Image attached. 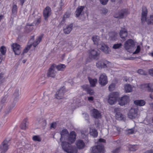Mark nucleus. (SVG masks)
<instances>
[{
    "label": "nucleus",
    "mask_w": 153,
    "mask_h": 153,
    "mask_svg": "<svg viewBox=\"0 0 153 153\" xmlns=\"http://www.w3.org/2000/svg\"><path fill=\"white\" fill-rule=\"evenodd\" d=\"M61 135L60 140L62 143L61 145L63 149L68 153H76L77 151L76 149L74 147H71L70 145L75 140L76 134L75 132L72 131L71 132L69 137L67 140L69 142L68 143L63 141L68 136V133L67 130L66 129H63L61 132Z\"/></svg>",
    "instance_id": "f257e3e1"
},
{
    "label": "nucleus",
    "mask_w": 153,
    "mask_h": 153,
    "mask_svg": "<svg viewBox=\"0 0 153 153\" xmlns=\"http://www.w3.org/2000/svg\"><path fill=\"white\" fill-rule=\"evenodd\" d=\"M148 14V10L145 6L142 7V13L141 20L142 23L146 21L149 25H153V15H151L147 18Z\"/></svg>",
    "instance_id": "f03ea898"
},
{
    "label": "nucleus",
    "mask_w": 153,
    "mask_h": 153,
    "mask_svg": "<svg viewBox=\"0 0 153 153\" xmlns=\"http://www.w3.org/2000/svg\"><path fill=\"white\" fill-rule=\"evenodd\" d=\"M44 36V34H42L41 35L38 37L36 39V41L33 42L32 44H29L30 41H33L34 39V36L33 35L31 36V38L29 42H28V44L27 46L24 49L23 51V53H26L28 52V51L30 50L31 48V46L33 45V46L35 48L36 46L40 43V42L41 41L42 38Z\"/></svg>",
    "instance_id": "7ed1b4c3"
},
{
    "label": "nucleus",
    "mask_w": 153,
    "mask_h": 153,
    "mask_svg": "<svg viewBox=\"0 0 153 153\" xmlns=\"http://www.w3.org/2000/svg\"><path fill=\"white\" fill-rule=\"evenodd\" d=\"M102 142L105 143V140L102 139H100L98 143V145L92 148L91 153H104V148Z\"/></svg>",
    "instance_id": "20e7f679"
},
{
    "label": "nucleus",
    "mask_w": 153,
    "mask_h": 153,
    "mask_svg": "<svg viewBox=\"0 0 153 153\" xmlns=\"http://www.w3.org/2000/svg\"><path fill=\"white\" fill-rule=\"evenodd\" d=\"M119 96V93L117 92L110 93L108 99V103L111 105L114 104L118 100Z\"/></svg>",
    "instance_id": "39448f33"
},
{
    "label": "nucleus",
    "mask_w": 153,
    "mask_h": 153,
    "mask_svg": "<svg viewBox=\"0 0 153 153\" xmlns=\"http://www.w3.org/2000/svg\"><path fill=\"white\" fill-rule=\"evenodd\" d=\"M111 64V62L105 59H101L96 63V66L99 68H107L109 65Z\"/></svg>",
    "instance_id": "423d86ee"
},
{
    "label": "nucleus",
    "mask_w": 153,
    "mask_h": 153,
    "mask_svg": "<svg viewBox=\"0 0 153 153\" xmlns=\"http://www.w3.org/2000/svg\"><path fill=\"white\" fill-rule=\"evenodd\" d=\"M139 88L142 90H146V89L149 92H153V84L145 83L140 85Z\"/></svg>",
    "instance_id": "0eeeda50"
},
{
    "label": "nucleus",
    "mask_w": 153,
    "mask_h": 153,
    "mask_svg": "<svg viewBox=\"0 0 153 153\" xmlns=\"http://www.w3.org/2000/svg\"><path fill=\"white\" fill-rule=\"evenodd\" d=\"M10 144L9 140L6 139L4 141L0 147V149L2 153H4L7 150Z\"/></svg>",
    "instance_id": "6e6552de"
},
{
    "label": "nucleus",
    "mask_w": 153,
    "mask_h": 153,
    "mask_svg": "<svg viewBox=\"0 0 153 153\" xmlns=\"http://www.w3.org/2000/svg\"><path fill=\"white\" fill-rule=\"evenodd\" d=\"M135 43L134 41L131 39L127 40L125 43L124 47L127 51L134 47Z\"/></svg>",
    "instance_id": "1a4fd4ad"
},
{
    "label": "nucleus",
    "mask_w": 153,
    "mask_h": 153,
    "mask_svg": "<svg viewBox=\"0 0 153 153\" xmlns=\"http://www.w3.org/2000/svg\"><path fill=\"white\" fill-rule=\"evenodd\" d=\"M100 51L97 49H93L90 52L89 56L92 59L97 60L99 58Z\"/></svg>",
    "instance_id": "9d476101"
},
{
    "label": "nucleus",
    "mask_w": 153,
    "mask_h": 153,
    "mask_svg": "<svg viewBox=\"0 0 153 153\" xmlns=\"http://www.w3.org/2000/svg\"><path fill=\"white\" fill-rule=\"evenodd\" d=\"M51 14V7L47 6L44 9L43 11V16L45 20H48V17Z\"/></svg>",
    "instance_id": "9b49d317"
},
{
    "label": "nucleus",
    "mask_w": 153,
    "mask_h": 153,
    "mask_svg": "<svg viewBox=\"0 0 153 153\" xmlns=\"http://www.w3.org/2000/svg\"><path fill=\"white\" fill-rule=\"evenodd\" d=\"M138 110L137 108H131L128 113V117L131 119L135 118L137 116Z\"/></svg>",
    "instance_id": "f8f14e48"
},
{
    "label": "nucleus",
    "mask_w": 153,
    "mask_h": 153,
    "mask_svg": "<svg viewBox=\"0 0 153 153\" xmlns=\"http://www.w3.org/2000/svg\"><path fill=\"white\" fill-rule=\"evenodd\" d=\"M129 13V12L128 9H123L118 14L114 15V17L115 18L122 19L124 18L125 16H126Z\"/></svg>",
    "instance_id": "ddd939ff"
},
{
    "label": "nucleus",
    "mask_w": 153,
    "mask_h": 153,
    "mask_svg": "<svg viewBox=\"0 0 153 153\" xmlns=\"http://www.w3.org/2000/svg\"><path fill=\"white\" fill-rule=\"evenodd\" d=\"M11 48L14 52L15 54L19 55L21 53V46L16 43L13 44Z\"/></svg>",
    "instance_id": "4468645a"
},
{
    "label": "nucleus",
    "mask_w": 153,
    "mask_h": 153,
    "mask_svg": "<svg viewBox=\"0 0 153 153\" xmlns=\"http://www.w3.org/2000/svg\"><path fill=\"white\" fill-rule=\"evenodd\" d=\"M100 84L102 85H105L108 83L107 77L106 74L104 73L100 75L99 81Z\"/></svg>",
    "instance_id": "2eb2a0df"
},
{
    "label": "nucleus",
    "mask_w": 153,
    "mask_h": 153,
    "mask_svg": "<svg viewBox=\"0 0 153 153\" xmlns=\"http://www.w3.org/2000/svg\"><path fill=\"white\" fill-rule=\"evenodd\" d=\"M56 64H53L49 68L47 74L48 77H54L55 76L56 72L54 70V68Z\"/></svg>",
    "instance_id": "dca6fc26"
},
{
    "label": "nucleus",
    "mask_w": 153,
    "mask_h": 153,
    "mask_svg": "<svg viewBox=\"0 0 153 153\" xmlns=\"http://www.w3.org/2000/svg\"><path fill=\"white\" fill-rule=\"evenodd\" d=\"M91 116L95 119H99L101 118V112L97 109L94 108L91 111Z\"/></svg>",
    "instance_id": "f3484780"
},
{
    "label": "nucleus",
    "mask_w": 153,
    "mask_h": 153,
    "mask_svg": "<svg viewBox=\"0 0 153 153\" xmlns=\"http://www.w3.org/2000/svg\"><path fill=\"white\" fill-rule=\"evenodd\" d=\"M65 91L64 87L61 88H60L56 92L55 95L56 98L58 99H62L64 95Z\"/></svg>",
    "instance_id": "a211bd4d"
},
{
    "label": "nucleus",
    "mask_w": 153,
    "mask_h": 153,
    "mask_svg": "<svg viewBox=\"0 0 153 153\" xmlns=\"http://www.w3.org/2000/svg\"><path fill=\"white\" fill-rule=\"evenodd\" d=\"M83 90L86 91L87 93L91 95L94 94V92L93 89H91L88 85L85 84L81 86Z\"/></svg>",
    "instance_id": "6ab92c4d"
},
{
    "label": "nucleus",
    "mask_w": 153,
    "mask_h": 153,
    "mask_svg": "<svg viewBox=\"0 0 153 153\" xmlns=\"http://www.w3.org/2000/svg\"><path fill=\"white\" fill-rule=\"evenodd\" d=\"M128 96L125 95L122 97L119 101V104L121 105H123L126 104L129 101Z\"/></svg>",
    "instance_id": "aec40b11"
},
{
    "label": "nucleus",
    "mask_w": 153,
    "mask_h": 153,
    "mask_svg": "<svg viewBox=\"0 0 153 153\" xmlns=\"http://www.w3.org/2000/svg\"><path fill=\"white\" fill-rule=\"evenodd\" d=\"M98 48H100L103 52L106 54L109 53L110 51L109 47L105 44H103L102 45H100L98 47Z\"/></svg>",
    "instance_id": "412c9836"
},
{
    "label": "nucleus",
    "mask_w": 153,
    "mask_h": 153,
    "mask_svg": "<svg viewBox=\"0 0 153 153\" xmlns=\"http://www.w3.org/2000/svg\"><path fill=\"white\" fill-rule=\"evenodd\" d=\"M122 29L120 32V36L123 40H125L127 36V31L125 27Z\"/></svg>",
    "instance_id": "4be33fe9"
},
{
    "label": "nucleus",
    "mask_w": 153,
    "mask_h": 153,
    "mask_svg": "<svg viewBox=\"0 0 153 153\" xmlns=\"http://www.w3.org/2000/svg\"><path fill=\"white\" fill-rule=\"evenodd\" d=\"M117 33L115 31H111L108 33L109 39L110 40L115 41L117 39Z\"/></svg>",
    "instance_id": "5701e85b"
},
{
    "label": "nucleus",
    "mask_w": 153,
    "mask_h": 153,
    "mask_svg": "<svg viewBox=\"0 0 153 153\" xmlns=\"http://www.w3.org/2000/svg\"><path fill=\"white\" fill-rule=\"evenodd\" d=\"M115 117L116 119L118 120L123 121H125L126 120L125 116L120 112H117Z\"/></svg>",
    "instance_id": "b1692460"
},
{
    "label": "nucleus",
    "mask_w": 153,
    "mask_h": 153,
    "mask_svg": "<svg viewBox=\"0 0 153 153\" xmlns=\"http://www.w3.org/2000/svg\"><path fill=\"white\" fill-rule=\"evenodd\" d=\"M84 8V6H79L77 7L75 11V16L76 17L79 16Z\"/></svg>",
    "instance_id": "393cba45"
},
{
    "label": "nucleus",
    "mask_w": 153,
    "mask_h": 153,
    "mask_svg": "<svg viewBox=\"0 0 153 153\" xmlns=\"http://www.w3.org/2000/svg\"><path fill=\"white\" fill-rule=\"evenodd\" d=\"M88 79L91 86L93 87H95L97 82V79L96 78L93 79L89 77H88Z\"/></svg>",
    "instance_id": "a878e982"
},
{
    "label": "nucleus",
    "mask_w": 153,
    "mask_h": 153,
    "mask_svg": "<svg viewBox=\"0 0 153 153\" xmlns=\"http://www.w3.org/2000/svg\"><path fill=\"white\" fill-rule=\"evenodd\" d=\"M90 134L94 137H96L98 135V132L97 130L93 127H91L89 131Z\"/></svg>",
    "instance_id": "bb28decb"
},
{
    "label": "nucleus",
    "mask_w": 153,
    "mask_h": 153,
    "mask_svg": "<svg viewBox=\"0 0 153 153\" xmlns=\"http://www.w3.org/2000/svg\"><path fill=\"white\" fill-rule=\"evenodd\" d=\"M73 25L71 24L67 26L65 28L63 29V31L65 34L69 33L72 29Z\"/></svg>",
    "instance_id": "cd10ccee"
},
{
    "label": "nucleus",
    "mask_w": 153,
    "mask_h": 153,
    "mask_svg": "<svg viewBox=\"0 0 153 153\" xmlns=\"http://www.w3.org/2000/svg\"><path fill=\"white\" fill-rule=\"evenodd\" d=\"M134 104L136 105L143 106L146 104L145 102L143 100H136L134 101Z\"/></svg>",
    "instance_id": "c85d7f7f"
},
{
    "label": "nucleus",
    "mask_w": 153,
    "mask_h": 153,
    "mask_svg": "<svg viewBox=\"0 0 153 153\" xmlns=\"http://www.w3.org/2000/svg\"><path fill=\"white\" fill-rule=\"evenodd\" d=\"M76 145L78 149H82L84 147L85 144L82 140H79L77 141Z\"/></svg>",
    "instance_id": "c756f323"
},
{
    "label": "nucleus",
    "mask_w": 153,
    "mask_h": 153,
    "mask_svg": "<svg viewBox=\"0 0 153 153\" xmlns=\"http://www.w3.org/2000/svg\"><path fill=\"white\" fill-rule=\"evenodd\" d=\"M55 68H56L58 71H64L66 68V66L63 64H60L58 65H56Z\"/></svg>",
    "instance_id": "7c9ffc66"
},
{
    "label": "nucleus",
    "mask_w": 153,
    "mask_h": 153,
    "mask_svg": "<svg viewBox=\"0 0 153 153\" xmlns=\"http://www.w3.org/2000/svg\"><path fill=\"white\" fill-rule=\"evenodd\" d=\"M99 37L97 36H94L92 37V39L94 42V44L96 45L97 48L99 46Z\"/></svg>",
    "instance_id": "2f4dec72"
},
{
    "label": "nucleus",
    "mask_w": 153,
    "mask_h": 153,
    "mask_svg": "<svg viewBox=\"0 0 153 153\" xmlns=\"http://www.w3.org/2000/svg\"><path fill=\"white\" fill-rule=\"evenodd\" d=\"M124 89L126 92H130L132 91V88L130 84H127L125 85Z\"/></svg>",
    "instance_id": "473e14b6"
},
{
    "label": "nucleus",
    "mask_w": 153,
    "mask_h": 153,
    "mask_svg": "<svg viewBox=\"0 0 153 153\" xmlns=\"http://www.w3.org/2000/svg\"><path fill=\"white\" fill-rule=\"evenodd\" d=\"M33 140L35 141L40 142L42 140L41 138L39 135H35L33 136Z\"/></svg>",
    "instance_id": "72a5a7b5"
},
{
    "label": "nucleus",
    "mask_w": 153,
    "mask_h": 153,
    "mask_svg": "<svg viewBox=\"0 0 153 153\" xmlns=\"http://www.w3.org/2000/svg\"><path fill=\"white\" fill-rule=\"evenodd\" d=\"M6 49L5 47L2 46L0 48V51L3 55H4L6 53Z\"/></svg>",
    "instance_id": "f704fd0d"
},
{
    "label": "nucleus",
    "mask_w": 153,
    "mask_h": 153,
    "mask_svg": "<svg viewBox=\"0 0 153 153\" xmlns=\"http://www.w3.org/2000/svg\"><path fill=\"white\" fill-rule=\"evenodd\" d=\"M17 7L16 5H13L12 9V13L13 14H16L17 12Z\"/></svg>",
    "instance_id": "c9c22d12"
},
{
    "label": "nucleus",
    "mask_w": 153,
    "mask_h": 153,
    "mask_svg": "<svg viewBox=\"0 0 153 153\" xmlns=\"http://www.w3.org/2000/svg\"><path fill=\"white\" fill-rule=\"evenodd\" d=\"M116 85L114 83H111V84L109 87L108 90L110 91H112L115 89Z\"/></svg>",
    "instance_id": "e433bc0d"
},
{
    "label": "nucleus",
    "mask_w": 153,
    "mask_h": 153,
    "mask_svg": "<svg viewBox=\"0 0 153 153\" xmlns=\"http://www.w3.org/2000/svg\"><path fill=\"white\" fill-rule=\"evenodd\" d=\"M137 72L139 74L146 75H147V72L142 69H139Z\"/></svg>",
    "instance_id": "4c0bfd02"
},
{
    "label": "nucleus",
    "mask_w": 153,
    "mask_h": 153,
    "mask_svg": "<svg viewBox=\"0 0 153 153\" xmlns=\"http://www.w3.org/2000/svg\"><path fill=\"white\" fill-rule=\"evenodd\" d=\"M138 146L134 145L131 146L129 149L130 150L132 151H134L137 150L138 149Z\"/></svg>",
    "instance_id": "58836bf2"
},
{
    "label": "nucleus",
    "mask_w": 153,
    "mask_h": 153,
    "mask_svg": "<svg viewBox=\"0 0 153 153\" xmlns=\"http://www.w3.org/2000/svg\"><path fill=\"white\" fill-rule=\"evenodd\" d=\"M135 130L134 128L130 129L126 131V133L127 134H131L135 133Z\"/></svg>",
    "instance_id": "ea45409f"
},
{
    "label": "nucleus",
    "mask_w": 153,
    "mask_h": 153,
    "mask_svg": "<svg viewBox=\"0 0 153 153\" xmlns=\"http://www.w3.org/2000/svg\"><path fill=\"white\" fill-rule=\"evenodd\" d=\"M122 46V44L121 43H117L114 45L113 46V48L114 49H117L119 48Z\"/></svg>",
    "instance_id": "a19ab883"
},
{
    "label": "nucleus",
    "mask_w": 153,
    "mask_h": 153,
    "mask_svg": "<svg viewBox=\"0 0 153 153\" xmlns=\"http://www.w3.org/2000/svg\"><path fill=\"white\" fill-rule=\"evenodd\" d=\"M71 15V13L69 12H65L63 16V19H65L66 18L69 17Z\"/></svg>",
    "instance_id": "79ce46f5"
},
{
    "label": "nucleus",
    "mask_w": 153,
    "mask_h": 153,
    "mask_svg": "<svg viewBox=\"0 0 153 153\" xmlns=\"http://www.w3.org/2000/svg\"><path fill=\"white\" fill-rule=\"evenodd\" d=\"M141 50V48L140 45H137V48L134 52L133 53V54H137L139 53Z\"/></svg>",
    "instance_id": "37998d69"
},
{
    "label": "nucleus",
    "mask_w": 153,
    "mask_h": 153,
    "mask_svg": "<svg viewBox=\"0 0 153 153\" xmlns=\"http://www.w3.org/2000/svg\"><path fill=\"white\" fill-rule=\"evenodd\" d=\"M27 121L28 119L27 118H25L23 120L21 124H26L27 123H28Z\"/></svg>",
    "instance_id": "c03bdc74"
},
{
    "label": "nucleus",
    "mask_w": 153,
    "mask_h": 153,
    "mask_svg": "<svg viewBox=\"0 0 153 153\" xmlns=\"http://www.w3.org/2000/svg\"><path fill=\"white\" fill-rule=\"evenodd\" d=\"M101 4L103 5L106 4L108 1V0H100Z\"/></svg>",
    "instance_id": "a18cd8bd"
},
{
    "label": "nucleus",
    "mask_w": 153,
    "mask_h": 153,
    "mask_svg": "<svg viewBox=\"0 0 153 153\" xmlns=\"http://www.w3.org/2000/svg\"><path fill=\"white\" fill-rule=\"evenodd\" d=\"M19 90L18 89H16L15 91V92L13 94V95L15 97H17L19 96Z\"/></svg>",
    "instance_id": "49530a36"
},
{
    "label": "nucleus",
    "mask_w": 153,
    "mask_h": 153,
    "mask_svg": "<svg viewBox=\"0 0 153 153\" xmlns=\"http://www.w3.org/2000/svg\"><path fill=\"white\" fill-rule=\"evenodd\" d=\"M59 11H60L61 10H62V7L63 5L62 4V1H61L60 3H59Z\"/></svg>",
    "instance_id": "de8ad7c7"
},
{
    "label": "nucleus",
    "mask_w": 153,
    "mask_h": 153,
    "mask_svg": "<svg viewBox=\"0 0 153 153\" xmlns=\"http://www.w3.org/2000/svg\"><path fill=\"white\" fill-rule=\"evenodd\" d=\"M149 72L151 76H153V68L149 69Z\"/></svg>",
    "instance_id": "09e8293b"
},
{
    "label": "nucleus",
    "mask_w": 153,
    "mask_h": 153,
    "mask_svg": "<svg viewBox=\"0 0 153 153\" xmlns=\"http://www.w3.org/2000/svg\"><path fill=\"white\" fill-rule=\"evenodd\" d=\"M102 11L103 14H106L108 12V10L105 8H103Z\"/></svg>",
    "instance_id": "8fccbe9b"
},
{
    "label": "nucleus",
    "mask_w": 153,
    "mask_h": 153,
    "mask_svg": "<svg viewBox=\"0 0 153 153\" xmlns=\"http://www.w3.org/2000/svg\"><path fill=\"white\" fill-rule=\"evenodd\" d=\"M20 127L22 129H25L27 128V126L26 125H20Z\"/></svg>",
    "instance_id": "3c124183"
},
{
    "label": "nucleus",
    "mask_w": 153,
    "mask_h": 153,
    "mask_svg": "<svg viewBox=\"0 0 153 153\" xmlns=\"http://www.w3.org/2000/svg\"><path fill=\"white\" fill-rule=\"evenodd\" d=\"M3 74L1 73L0 74V84L2 83V79L3 77Z\"/></svg>",
    "instance_id": "603ef678"
},
{
    "label": "nucleus",
    "mask_w": 153,
    "mask_h": 153,
    "mask_svg": "<svg viewBox=\"0 0 153 153\" xmlns=\"http://www.w3.org/2000/svg\"><path fill=\"white\" fill-rule=\"evenodd\" d=\"M41 21V19L40 18H39L38 19H37L36 22V25H38L39 24Z\"/></svg>",
    "instance_id": "864d4df0"
},
{
    "label": "nucleus",
    "mask_w": 153,
    "mask_h": 153,
    "mask_svg": "<svg viewBox=\"0 0 153 153\" xmlns=\"http://www.w3.org/2000/svg\"><path fill=\"white\" fill-rule=\"evenodd\" d=\"M119 152V149L117 148L114 150L112 152V153H118Z\"/></svg>",
    "instance_id": "5fc2aeb1"
},
{
    "label": "nucleus",
    "mask_w": 153,
    "mask_h": 153,
    "mask_svg": "<svg viewBox=\"0 0 153 153\" xmlns=\"http://www.w3.org/2000/svg\"><path fill=\"white\" fill-rule=\"evenodd\" d=\"M88 100L89 101H93L94 100V97H90L88 98Z\"/></svg>",
    "instance_id": "6e6d98bb"
},
{
    "label": "nucleus",
    "mask_w": 153,
    "mask_h": 153,
    "mask_svg": "<svg viewBox=\"0 0 153 153\" xmlns=\"http://www.w3.org/2000/svg\"><path fill=\"white\" fill-rule=\"evenodd\" d=\"M25 0H19L22 6L24 3Z\"/></svg>",
    "instance_id": "4d7b16f0"
},
{
    "label": "nucleus",
    "mask_w": 153,
    "mask_h": 153,
    "mask_svg": "<svg viewBox=\"0 0 153 153\" xmlns=\"http://www.w3.org/2000/svg\"><path fill=\"white\" fill-rule=\"evenodd\" d=\"M145 153H153V150H150L146 152Z\"/></svg>",
    "instance_id": "13d9d810"
},
{
    "label": "nucleus",
    "mask_w": 153,
    "mask_h": 153,
    "mask_svg": "<svg viewBox=\"0 0 153 153\" xmlns=\"http://www.w3.org/2000/svg\"><path fill=\"white\" fill-rule=\"evenodd\" d=\"M15 105H12V107H11L10 108V110L7 111V114H8L10 112V111L15 106Z\"/></svg>",
    "instance_id": "bf43d9fd"
},
{
    "label": "nucleus",
    "mask_w": 153,
    "mask_h": 153,
    "mask_svg": "<svg viewBox=\"0 0 153 153\" xmlns=\"http://www.w3.org/2000/svg\"><path fill=\"white\" fill-rule=\"evenodd\" d=\"M56 127V125H51L50 128H54Z\"/></svg>",
    "instance_id": "052dcab7"
},
{
    "label": "nucleus",
    "mask_w": 153,
    "mask_h": 153,
    "mask_svg": "<svg viewBox=\"0 0 153 153\" xmlns=\"http://www.w3.org/2000/svg\"><path fill=\"white\" fill-rule=\"evenodd\" d=\"M150 97L152 99H153V95L152 94L150 95Z\"/></svg>",
    "instance_id": "680f3d73"
},
{
    "label": "nucleus",
    "mask_w": 153,
    "mask_h": 153,
    "mask_svg": "<svg viewBox=\"0 0 153 153\" xmlns=\"http://www.w3.org/2000/svg\"><path fill=\"white\" fill-rule=\"evenodd\" d=\"M150 107L153 108V103H152L150 104Z\"/></svg>",
    "instance_id": "e2e57ef3"
},
{
    "label": "nucleus",
    "mask_w": 153,
    "mask_h": 153,
    "mask_svg": "<svg viewBox=\"0 0 153 153\" xmlns=\"http://www.w3.org/2000/svg\"><path fill=\"white\" fill-rule=\"evenodd\" d=\"M3 17V16H2V15L0 16V22L1 21V20L2 19Z\"/></svg>",
    "instance_id": "0e129e2a"
},
{
    "label": "nucleus",
    "mask_w": 153,
    "mask_h": 153,
    "mask_svg": "<svg viewBox=\"0 0 153 153\" xmlns=\"http://www.w3.org/2000/svg\"><path fill=\"white\" fill-rule=\"evenodd\" d=\"M22 62H23L24 63H25L26 62V60L24 59V60H23V61H22Z\"/></svg>",
    "instance_id": "69168bd1"
},
{
    "label": "nucleus",
    "mask_w": 153,
    "mask_h": 153,
    "mask_svg": "<svg viewBox=\"0 0 153 153\" xmlns=\"http://www.w3.org/2000/svg\"><path fill=\"white\" fill-rule=\"evenodd\" d=\"M51 124H52V125H53V124H56V123H55V122H53V123H51Z\"/></svg>",
    "instance_id": "338daca9"
},
{
    "label": "nucleus",
    "mask_w": 153,
    "mask_h": 153,
    "mask_svg": "<svg viewBox=\"0 0 153 153\" xmlns=\"http://www.w3.org/2000/svg\"><path fill=\"white\" fill-rule=\"evenodd\" d=\"M151 55L153 57V52L151 53Z\"/></svg>",
    "instance_id": "774afa93"
}]
</instances>
